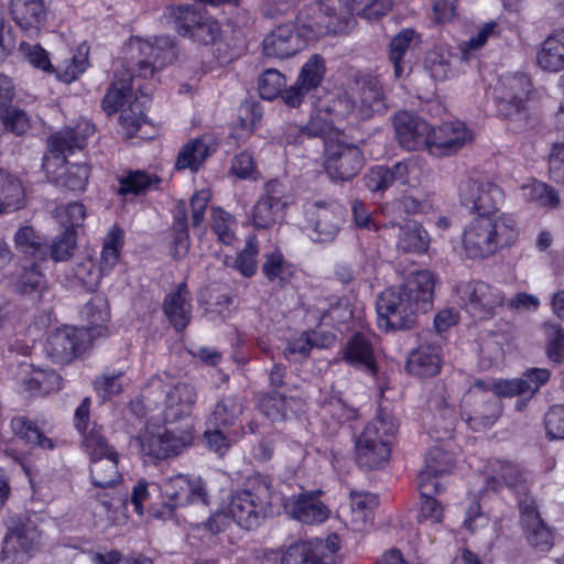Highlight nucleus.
<instances>
[{
  "label": "nucleus",
  "instance_id": "1",
  "mask_svg": "<svg viewBox=\"0 0 564 564\" xmlns=\"http://www.w3.org/2000/svg\"><path fill=\"white\" fill-rule=\"evenodd\" d=\"M173 50L166 39H155V43L140 37H131L124 47L123 62L115 70V79L102 100L107 115L120 111L121 132L127 138L134 137L145 123V109L150 95L144 93L141 78L152 77L173 57Z\"/></svg>",
  "mask_w": 564,
  "mask_h": 564
},
{
  "label": "nucleus",
  "instance_id": "2",
  "mask_svg": "<svg viewBox=\"0 0 564 564\" xmlns=\"http://www.w3.org/2000/svg\"><path fill=\"white\" fill-rule=\"evenodd\" d=\"M196 398L192 384L174 381L164 375L152 378L141 395L130 403V408L138 416H150L151 421L170 424L188 416Z\"/></svg>",
  "mask_w": 564,
  "mask_h": 564
},
{
  "label": "nucleus",
  "instance_id": "3",
  "mask_svg": "<svg viewBox=\"0 0 564 564\" xmlns=\"http://www.w3.org/2000/svg\"><path fill=\"white\" fill-rule=\"evenodd\" d=\"M95 132V127L88 120H79L74 128L65 127L51 135L47 142V153L43 158V170L50 181L82 192L86 188L89 167L86 164L67 166L65 158L75 149L85 147L87 139Z\"/></svg>",
  "mask_w": 564,
  "mask_h": 564
},
{
  "label": "nucleus",
  "instance_id": "4",
  "mask_svg": "<svg viewBox=\"0 0 564 564\" xmlns=\"http://www.w3.org/2000/svg\"><path fill=\"white\" fill-rule=\"evenodd\" d=\"M536 386L530 388L522 378L476 380L462 402V416L474 431L495 424L501 413L499 397L533 395Z\"/></svg>",
  "mask_w": 564,
  "mask_h": 564
},
{
  "label": "nucleus",
  "instance_id": "5",
  "mask_svg": "<svg viewBox=\"0 0 564 564\" xmlns=\"http://www.w3.org/2000/svg\"><path fill=\"white\" fill-rule=\"evenodd\" d=\"M90 399L85 398L75 411V427L82 435V444L89 456L91 482L96 487H112L120 482L119 454L102 435V427L89 420Z\"/></svg>",
  "mask_w": 564,
  "mask_h": 564
},
{
  "label": "nucleus",
  "instance_id": "6",
  "mask_svg": "<svg viewBox=\"0 0 564 564\" xmlns=\"http://www.w3.org/2000/svg\"><path fill=\"white\" fill-rule=\"evenodd\" d=\"M518 238L519 227L513 215L477 216L465 226L462 247L467 258L485 259L512 247Z\"/></svg>",
  "mask_w": 564,
  "mask_h": 564
},
{
  "label": "nucleus",
  "instance_id": "7",
  "mask_svg": "<svg viewBox=\"0 0 564 564\" xmlns=\"http://www.w3.org/2000/svg\"><path fill=\"white\" fill-rule=\"evenodd\" d=\"M158 489L162 502L160 506L149 505L147 511L159 520L172 519L178 508L195 503H207V491L200 477L175 474L164 478Z\"/></svg>",
  "mask_w": 564,
  "mask_h": 564
},
{
  "label": "nucleus",
  "instance_id": "8",
  "mask_svg": "<svg viewBox=\"0 0 564 564\" xmlns=\"http://www.w3.org/2000/svg\"><path fill=\"white\" fill-rule=\"evenodd\" d=\"M355 110V102L346 93H325L313 102V113L308 123L299 128V141L340 132L339 126L346 119H356Z\"/></svg>",
  "mask_w": 564,
  "mask_h": 564
},
{
  "label": "nucleus",
  "instance_id": "9",
  "mask_svg": "<svg viewBox=\"0 0 564 564\" xmlns=\"http://www.w3.org/2000/svg\"><path fill=\"white\" fill-rule=\"evenodd\" d=\"M395 431L397 425L392 416L377 415L356 440L357 463L368 469L382 467L391 456Z\"/></svg>",
  "mask_w": 564,
  "mask_h": 564
},
{
  "label": "nucleus",
  "instance_id": "10",
  "mask_svg": "<svg viewBox=\"0 0 564 564\" xmlns=\"http://www.w3.org/2000/svg\"><path fill=\"white\" fill-rule=\"evenodd\" d=\"M145 426L135 436L142 456L150 459H166L177 456L191 446L195 438L192 427L182 431L169 430L158 424L160 421H151L150 416Z\"/></svg>",
  "mask_w": 564,
  "mask_h": 564
},
{
  "label": "nucleus",
  "instance_id": "11",
  "mask_svg": "<svg viewBox=\"0 0 564 564\" xmlns=\"http://www.w3.org/2000/svg\"><path fill=\"white\" fill-rule=\"evenodd\" d=\"M165 17L180 35L198 44H214L220 36L218 22L196 4L171 6L166 8Z\"/></svg>",
  "mask_w": 564,
  "mask_h": 564
},
{
  "label": "nucleus",
  "instance_id": "12",
  "mask_svg": "<svg viewBox=\"0 0 564 564\" xmlns=\"http://www.w3.org/2000/svg\"><path fill=\"white\" fill-rule=\"evenodd\" d=\"M324 140L323 166L333 181L346 182L355 177L362 167V153L349 143L341 132L322 137Z\"/></svg>",
  "mask_w": 564,
  "mask_h": 564
},
{
  "label": "nucleus",
  "instance_id": "13",
  "mask_svg": "<svg viewBox=\"0 0 564 564\" xmlns=\"http://www.w3.org/2000/svg\"><path fill=\"white\" fill-rule=\"evenodd\" d=\"M420 312L416 302L399 286L386 289L377 299L378 327L384 332L412 328Z\"/></svg>",
  "mask_w": 564,
  "mask_h": 564
},
{
  "label": "nucleus",
  "instance_id": "14",
  "mask_svg": "<svg viewBox=\"0 0 564 564\" xmlns=\"http://www.w3.org/2000/svg\"><path fill=\"white\" fill-rule=\"evenodd\" d=\"M279 494L271 492L270 487L263 481H257L251 488L236 492L229 503V512L238 525L252 529L267 509L276 503Z\"/></svg>",
  "mask_w": 564,
  "mask_h": 564
},
{
  "label": "nucleus",
  "instance_id": "15",
  "mask_svg": "<svg viewBox=\"0 0 564 564\" xmlns=\"http://www.w3.org/2000/svg\"><path fill=\"white\" fill-rule=\"evenodd\" d=\"M532 94L531 79L524 74H506L492 88V100L499 116L513 119L525 109Z\"/></svg>",
  "mask_w": 564,
  "mask_h": 564
},
{
  "label": "nucleus",
  "instance_id": "16",
  "mask_svg": "<svg viewBox=\"0 0 564 564\" xmlns=\"http://www.w3.org/2000/svg\"><path fill=\"white\" fill-rule=\"evenodd\" d=\"M455 293L460 307L478 319L492 317L506 302L501 290L481 281L460 282Z\"/></svg>",
  "mask_w": 564,
  "mask_h": 564
},
{
  "label": "nucleus",
  "instance_id": "17",
  "mask_svg": "<svg viewBox=\"0 0 564 564\" xmlns=\"http://www.w3.org/2000/svg\"><path fill=\"white\" fill-rule=\"evenodd\" d=\"M339 539L333 534L325 540H301L281 550V564H336Z\"/></svg>",
  "mask_w": 564,
  "mask_h": 564
},
{
  "label": "nucleus",
  "instance_id": "18",
  "mask_svg": "<svg viewBox=\"0 0 564 564\" xmlns=\"http://www.w3.org/2000/svg\"><path fill=\"white\" fill-rule=\"evenodd\" d=\"M90 345V334L87 330L62 326L47 335L44 352L56 364H68L86 351Z\"/></svg>",
  "mask_w": 564,
  "mask_h": 564
},
{
  "label": "nucleus",
  "instance_id": "19",
  "mask_svg": "<svg viewBox=\"0 0 564 564\" xmlns=\"http://www.w3.org/2000/svg\"><path fill=\"white\" fill-rule=\"evenodd\" d=\"M460 202L478 216H498L496 213L505 202L503 191L488 181L468 177L458 186Z\"/></svg>",
  "mask_w": 564,
  "mask_h": 564
},
{
  "label": "nucleus",
  "instance_id": "20",
  "mask_svg": "<svg viewBox=\"0 0 564 564\" xmlns=\"http://www.w3.org/2000/svg\"><path fill=\"white\" fill-rule=\"evenodd\" d=\"M305 218L314 240L330 241L344 224L345 208L334 200H315L306 204Z\"/></svg>",
  "mask_w": 564,
  "mask_h": 564
},
{
  "label": "nucleus",
  "instance_id": "21",
  "mask_svg": "<svg viewBox=\"0 0 564 564\" xmlns=\"http://www.w3.org/2000/svg\"><path fill=\"white\" fill-rule=\"evenodd\" d=\"M290 204L286 187L272 180L264 186L263 194L259 197L251 210V220L254 227L267 229L283 219L284 210Z\"/></svg>",
  "mask_w": 564,
  "mask_h": 564
},
{
  "label": "nucleus",
  "instance_id": "22",
  "mask_svg": "<svg viewBox=\"0 0 564 564\" xmlns=\"http://www.w3.org/2000/svg\"><path fill=\"white\" fill-rule=\"evenodd\" d=\"M474 133L459 120L444 121L433 128L430 154L434 156H449L458 152L463 147L470 143Z\"/></svg>",
  "mask_w": 564,
  "mask_h": 564
},
{
  "label": "nucleus",
  "instance_id": "23",
  "mask_svg": "<svg viewBox=\"0 0 564 564\" xmlns=\"http://www.w3.org/2000/svg\"><path fill=\"white\" fill-rule=\"evenodd\" d=\"M394 130L399 143L406 150L426 149L430 152V143L433 135V127L425 120L400 111L394 117Z\"/></svg>",
  "mask_w": 564,
  "mask_h": 564
},
{
  "label": "nucleus",
  "instance_id": "24",
  "mask_svg": "<svg viewBox=\"0 0 564 564\" xmlns=\"http://www.w3.org/2000/svg\"><path fill=\"white\" fill-rule=\"evenodd\" d=\"M17 382L21 391L30 395H45L62 389V378L55 370L25 362L18 367Z\"/></svg>",
  "mask_w": 564,
  "mask_h": 564
},
{
  "label": "nucleus",
  "instance_id": "25",
  "mask_svg": "<svg viewBox=\"0 0 564 564\" xmlns=\"http://www.w3.org/2000/svg\"><path fill=\"white\" fill-rule=\"evenodd\" d=\"M378 505L377 496L361 490H351L348 507L344 508L345 523L356 532L368 530L372 525L373 510Z\"/></svg>",
  "mask_w": 564,
  "mask_h": 564
},
{
  "label": "nucleus",
  "instance_id": "26",
  "mask_svg": "<svg viewBox=\"0 0 564 564\" xmlns=\"http://www.w3.org/2000/svg\"><path fill=\"white\" fill-rule=\"evenodd\" d=\"M304 46L305 40L292 23L278 26L263 40L264 54L276 58L291 57Z\"/></svg>",
  "mask_w": 564,
  "mask_h": 564
},
{
  "label": "nucleus",
  "instance_id": "27",
  "mask_svg": "<svg viewBox=\"0 0 564 564\" xmlns=\"http://www.w3.org/2000/svg\"><path fill=\"white\" fill-rule=\"evenodd\" d=\"M279 500L283 501L285 512L303 523H321L328 519L329 510L316 496L302 492Z\"/></svg>",
  "mask_w": 564,
  "mask_h": 564
},
{
  "label": "nucleus",
  "instance_id": "28",
  "mask_svg": "<svg viewBox=\"0 0 564 564\" xmlns=\"http://www.w3.org/2000/svg\"><path fill=\"white\" fill-rule=\"evenodd\" d=\"M39 546L40 535L36 531H12L4 539L2 561L6 564H26Z\"/></svg>",
  "mask_w": 564,
  "mask_h": 564
},
{
  "label": "nucleus",
  "instance_id": "29",
  "mask_svg": "<svg viewBox=\"0 0 564 564\" xmlns=\"http://www.w3.org/2000/svg\"><path fill=\"white\" fill-rule=\"evenodd\" d=\"M520 517L530 544L541 552L550 550L553 534L540 518L535 502L528 503L527 500H520Z\"/></svg>",
  "mask_w": 564,
  "mask_h": 564
},
{
  "label": "nucleus",
  "instance_id": "30",
  "mask_svg": "<svg viewBox=\"0 0 564 564\" xmlns=\"http://www.w3.org/2000/svg\"><path fill=\"white\" fill-rule=\"evenodd\" d=\"M431 473H434V470L427 469L424 473H420L417 477V486L421 492V507L417 519L420 522L440 524L443 521L444 508L433 498V495L442 491L444 486L440 481L432 482Z\"/></svg>",
  "mask_w": 564,
  "mask_h": 564
},
{
  "label": "nucleus",
  "instance_id": "31",
  "mask_svg": "<svg viewBox=\"0 0 564 564\" xmlns=\"http://www.w3.org/2000/svg\"><path fill=\"white\" fill-rule=\"evenodd\" d=\"M8 285L14 294L34 300L42 297L47 290V280L39 267L32 263L18 269L10 276Z\"/></svg>",
  "mask_w": 564,
  "mask_h": 564
},
{
  "label": "nucleus",
  "instance_id": "32",
  "mask_svg": "<svg viewBox=\"0 0 564 564\" xmlns=\"http://www.w3.org/2000/svg\"><path fill=\"white\" fill-rule=\"evenodd\" d=\"M11 14L28 36H35L44 24L46 9L42 0H11Z\"/></svg>",
  "mask_w": 564,
  "mask_h": 564
},
{
  "label": "nucleus",
  "instance_id": "33",
  "mask_svg": "<svg viewBox=\"0 0 564 564\" xmlns=\"http://www.w3.org/2000/svg\"><path fill=\"white\" fill-rule=\"evenodd\" d=\"M436 283L437 278L432 271L419 270L411 273L399 288L416 302L421 312H425L433 301Z\"/></svg>",
  "mask_w": 564,
  "mask_h": 564
},
{
  "label": "nucleus",
  "instance_id": "34",
  "mask_svg": "<svg viewBox=\"0 0 564 564\" xmlns=\"http://www.w3.org/2000/svg\"><path fill=\"white\" fill-rule=\"evenodd\" d=\"M216 148L217 142L208 134L191 140L181 148L175 166L177 170L197 171Z\"/></svg>",
  "mask_w": 564,
  "mask_h": 564
},
{
  "label": "nucleus",
  "instance_id": "35",
  "mask_svg": "<svg viewBox=\"0 0 564 564\" xmlns=\"http://www.w3.org/2000/svg\"><path fill=\"white\" fill-rule=\"evenodd\" d=\"M538 66L549 73L564 69V29L545 37L536 51Z\"/></svg>",
  "mask_w": 564,
  "mask_h": 564
},
{
  "label": "nucleus",
  "instance_id": "36",
  "mask_svg": "<svg viewBox=\"0 0 564 564\" xmlns=\"http://www.w3.org/2000/svg\"><path fill=\"white\" fill-rule=\"evenodd\" d=\"M490 481L494 482L495 488L506 485L516 490L518 500H527L528 503L533 501L527 495V485L522 480V475L517 465L501 459H495L490 463Z\"/></svg>",
  "mask_w": 564,
  "mask_h": 564
},
{
  "label": "nucleus",
  "instance_id": "37",
  "mask_svg": "<svg viewBox=\"0 0 564 564\" xmlns=\"http://www.w3.org/2000/svg\"><path fill=\"white\" fill-rule=\"evenodd\" d=\"M355 102L356 119H368L381 113L384 108L382 87L377 79L364 82Z\"/></svg>",
  "mask_w": 564,
  "mask_h": 564
},
{
  "label": "nucleus",
  "instance_id": "38",
  "mask_svg": "<svg viewBox=\"0 0 564 564\" xmlns=\"http://www.w3.org/2000/svg\"><path fill=\"white\" fill-rule=\"evenodd\" d=\"M372 338L370 335L355 334L346 344L344 358L348 364L375 373Z\"/></svg>",
  "mask_w": 564,
  "mask_h": 564
},
{
  "label": "nucleus",
  "instance_id": "39",
  "mask_svg": "<svg viewBox=\"0 0 564 564\" xmlns=\"http://www.w3.org/2000/svg\"><path fill=\"white\" fill-rule=\"evenodd\" d=\"M394 183L416 187L427 177L430 169L425 159L412 155L391 166Z\"/></svg>",
  "mask_w": 564,
  "mask_h": 564
},
{
  "label": "nucleus",
  "instance_id": "40",
  "mask_svg": "<svg viewBox=\"0 0 564 564\" xmlns=\"http://www.w3.org/2000/svg\"><path fill=\"white\" fill-rule=\"evenodd\" d=\"M191 312L189 294L184 284L166 295L164 313L175 329L182 330L185 328L191 318Z\"/></svg>",
  "mask_w": 564,
  "mask_h": 564
},
{
  "label": "nucleus",
  "instance_id": "41",
  "mask_svg": "<svg viewBox=\"0 0 564 564\" xmlns=\"http://www.w3.org/2000/svg\"><path fill=\"white\" fill-rule=\"evenodd\" d=\"M83 317L87 324L80 329L90 334V341L95 337L106 335L110 318L107 301L99 295L93 296L83 310Z\"/></svg>",
  "mask_w": 564,
  "mask_h": 564
},
{
  "label": "nucleus",
  "instance_id": "42",
  "mask_svg": "<svg viewBox=\"0 0 564 564\" xmlns=\"http://www.w3.org/2000/svg\"><path fill=\"white\" fill-rule=\"evenodd\" d=\"M124 246V231L118 225H113L106 234L100 251L99 267L101 272L110 274L119 263Z\"/></svg>",
  "mask_w": 564,
  "mask_h": 564
},
{
  "label": "nucleus",
  "instance_id": "43",
  "mask_svg": "<svg viewBox=\"0 0 564 564\" xmlns=\"http://www.w3.org/2000/svg\"><path fill=\"white\" fill-rule=\"evenodd\" d=\"M457 62L448 50L437 48L427 53L425 69L434 80H448L458 74Z\"/></svg>",
  "mask_w": 564,
  "mask_h": 564
},
{
  "label": "nucleus",
  "instance_id": "44",
  "mask_svg": "<svg viewBox=\"0 0 564 564\" xmlns=\"http://www.w3.org/2000/svg\"><path fill=\"white\" fill-rule=\"evenodd\" d=\"M335 0H324L319 4L311 8L313 17L303 21V28H306L311 34L307 36L314 39L335 31V20L337 19Z\"/></svg>",
  "mask_w": 564,
  "mask_h": 564
},
{
  "label": "nucleus",
  "instance_id": "45",
  "mask_svg": "<svg viewBox=\"0 0 564 564\" xmlns=\"http://www.w3.org/2000/svg\"><path fill=\"white\" fill-rule=\"evenodd\" d=\"M406 369L417 377H432L440 371V356L435 348L421 346L412 351L406 361Z\"/></svg>",
  "mask_w": 564,
  "mask_h": 564
},
{
  "label": "nucleus",
  "instance_id": "46",
  "mask_svg": "<svg viewBox=\"0 0 564 564\" xmlns=\"http://www.w3.org/2000/svg\"><path fill=\"white\" fill-rule=\"evenodd\" d=\"M430 245L427 231L417 223L406 220L399 226L397 247L406 252H425Z\"/></svg>",
  "mask_w": 564,
  "mask_h": 564
},
{
  "label": "nucleus",
  "instance_id": "47",
  "mask_svg": "<svg viewBox=\"0 0 564 564\" xmlns=\"http://www.w3.org/2000/svg\"><path fill=\"white\" fill-rule=\"evenodd\" d=\"M25 205V189L22 182L4 173L0 182V215L12 213Z\"/></svg>",
  "mask_w": 564,
  "mask_h": 564
},
{
  "label": "nucleus",
  "instance_id": "48",
  "mask_svg": "<svg viewBox=\"0 0 564 564\" xmlns=\"http://www.w3.org/2000/svg\"><path fill=\"white\" fill-rule=\"evenodd\" d=\"M335 335L323 332H304L299 337L291 340L286 347L285 355L288 358L306 357L313 347L326 348L335 343Z\"/></svg>",
  "mask_w": 564,
  "mask_h": 564
},
{
  "label": "nucleus",
  "instance_id": "49",
  "mask_svg": "<svg viewBox=\"0 0 564 564\" xmlns=\"http://www.w3.org/2000/svg\"><path fill=\"white\" fill-rule=\"evenodd\" d=\"M500 32V24L494 20L477 25L470 37L459 44L462 58L468 61L474 57L488 41L498 37Z\"/></svg>",
  "mask_w": 564,
  "mask_h": 564
},
{
  "label": "nucleus",
  "instance_id": "50",
  "mask_svg": "<svg viewBox=\"0 0 564 564\" xmlns=\"http://www.w3.org/2000/svg\"><path fill=\"white\" fill-rule=\"evenodd\" d=\"M259 408L271 421H282L295 414L301 403L295 399L286 400L282 394H270L261 399Z\"/></svg>",
  "mask_w": 564,
  "mask_h": 564
},
{
  "label": "nucleus",
  "instance_id": "51",
  "mask_svg": "<svg viewBox=\"0 0 564 564\" xmlns=\"http://www.w3.org/2000/svg\"><path fill=\"white\" fill-rule=\"evenodd\" d=\"M161 183V178L154 174L142 171L129 172L120 178L118 194L121 196L139 195L151 189H156Z\"/></svg>",
  "mask_w": 564,
  "mask_h": 564
},
{
  "label": "nucleus",
  "instance_id": "52",
  "mask_svg": "<svg viewBox=\"0 0 564 564\" xmlns=\"http://www.w3.org/2000/svg\"><path fill=\"white\" fill-rule=\"evenodd\" d=\"M10 426L13 434L26 443L36 444L44 449H51L54 446L52 440L44 436L37 424L28 416H14L11 420Z\"/></svg>",
  "mask_w": 564,
  "mask_h": 564
},
{
  "label": "nucleus",
  "instance_id": "53",
  "mask_svg": "<svg viewBox=\"0 0 564 564\" xmlns=\"http://www.w3.org/2000/svg\"><path fill=\"white\" fill-rule=\"evenodd\" d=\"M523 198L540 207L555 208L560 204L558 194L547 184L533 180L520 187Z\"/></svg>",
  "mask_w": 564,
  "mask_h": 564
},
{
  "label": "nucleus",
  "instance_id": "54",
  "mask_svg": "<svg viewBox=\"0 0 564 564\" xmlns=\"http://www.w3.org/2000/svg\"><path fill=\"white\" fill-rule=\"evenodd\" d=\"M261 120V112L251 104L242 105L239 109V118L230 129V138L237 142L245 141L251 135Z\"/></svg>",
  "mask_w": 564,
  "mask_h": 564
},
{
  "label": "nucleus",
  "instance_id": "55",
  "mask_svg": "<svg viewBox=\"0 0 564 564\" xmlns=\"http://www.w3.org/2000/svg\"><path fill=\"white\" fill-rule=\"evenodd\" d=\"M351 14L371 20L387 14L392 8V0H338Z\"/></svg>",
  "mask_w": 564,
  "mask_h": 564
},
{
  "label": "nucleus",
  "instance_id": "56",
  "mask_svg": "<svg viewBox=\"0 0 564 564\" xmlns=\"http://www.w3.org/2000/svg\"><path fill=\"white\" fill-rule=\"evenodd\" d=\"M52 218L64 228L76 231L82 227L86 218V208L82 203H67L56 206L51 212Z\"/></svg>",
  "mask_w": 564,
  "mask_h": 564
},
{
  "label": "nucleus",
  "instance_id": "57",
  "mask_svg": "<svg viewBox=\"0 0 564 564\" xmlns=\"http://www.w3.org/2000/svg\"><path fill=\"white\" fill-rule=\"evenodd\" d=\"M417 36L412 29H404L399 32L390 43V59L394 66L395 77L403 73V56L416 43Z\"/></svg>",
  "mask_w": 564,
  "mask_h": 564
},
{
  "label": "nucleus",
  "instance_id": "58",
  "mask_svg": "<svg viewBox=\"0 0 564 564\" xmlns=\"http://www.w3.org/2000/svg\"><path fill=\"white\" fill-rule=\"evenodd\" d=\"M325 72L326 67L323 57L313 55L301 67L296 82L303 89L312 91L321 85Z\"/></svg>",
  "mask_w": 564,
  "mask_h": 564
},
{
  "label": "nucleus",
  "instance_id": "59",
  "mask_svg": "<svg viewBox=\"0 0 564 564\" xmlns=\"http://www.w3.org/2000/svg\"><path fill=\"white\" fill-rule=\"evenodd\" d=\"M14 242L20 251L31 254L36 259H44L47 253L43 238L30 226L21 227L15 232Z\"/></svg>",
  "mask_w": 564,
  "mask_h": 564
},
{
  "label": "nucleus",
  "instance_id": "60",
  "mask_svg": "<svg viewBox=\"0 0 564 564\" xmlns=\"http://www.w3.org/2000/svg\"><path fill=\"white\" fill-rule=\"evenodd\" d=\"M241 411V403L236 398H225L216 404L208 419V424L214 427L229 426L234 423L236 417H238Z\"/></svg>",
  "mask_w": 564,
  "mask_h": 564
},
{
  "label": "nucleus",
  "instance_id": "61",
  "mask_svg": "<svg viewBox=\"0 0 564 564\" xmlns=\"http://www.w3.org/2000/svg\"><path fill=\"white\" fill-rule=\"evenodd\" d=\"M212 229L217 239L224 245H232L236 240V223L232 216L221 208H214L212 212Z\"/></svg>",
  "mask_w": 564,
  "mask_h": 564
},
{
  "label": "nucleus",
  "instance_id": "62",
  "mask_svg": "<svg viewBox=\"0 0 564 564\" xmlns=\"http://www.w3.org/2000/svg\"><path fill=\"white\" fill-rule=\"evenodd\" d=\"M453 463L452 457L441 447H433L429 451L425 457V464L420 473H424L427 469L434 470L431 473V481L436 482L452 469Z\"/></svg>",
  "mask_w": 564,
  "mask_h": 564
},
{
  "label": "nucleus",
  "instance_id": "63",
  "mask_svg": "<svg viewBox=\"0 0 564 564\" xmlns=\"http://www.w3.org/2000/svg\"><path fill=\"white\" fill-rule=\"evenodd\" d=\"M263 273L270 281H286L293 273L294 268L286 262L279 251L265 256Z\"/></svg>",
  "mask_w": 564,
  "mask_h": 564
},
{
  "label": "nucleus",
  "instance_id": "64",
  "mask_svg": "<svg viewBox=\"0 0 564 564\" xmlns=\"http://www.w3.org/2000/svg\"><path fill=\"white\" fill-rule=\"evenodd\" d=\"M285 85L286 79L283 74L276 69H267L259 78L258 89L261 98L272 100L282 93Z\"/></svg>",
  "mask_w": 564,
  "mask_h": 564
}]
</instances>
